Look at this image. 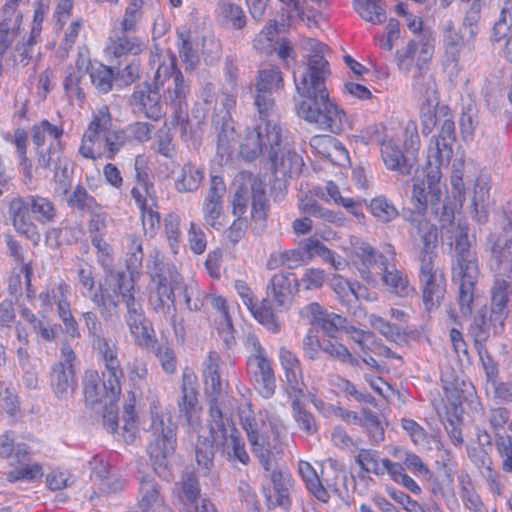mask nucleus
Returning <instances> with one entry per match:
<instances>
[{
  "instance_id": "nucleus-39",
  "label": "nucleus",
  "mask_w": 512,
  "mask_h": 512,
  "mask_svg": "<svg viewBox=\"0 0 512 512\" xmlns=\"http://www.w3.org/2000/svg\"><path fill=\"white\" fill-rule=\"evenodd\" d=\"M408 221L416 229L420 237L419 254H435L437 246V228L424 216L408 217Z\"/></svg>"
},
{
  "instance_id": "nucleus-23",
  "label": "nucleus",
  "mask_w": 512,
  "mask_h": 512,
  "mask_svg": "<svg viewBox=\"0 0 512 512\" xmlns=\"http://www.w3.org/2000/svg\"><path fill=\"white\" fill-rule=\"evenodd\" d=\"M36 39L31 36H14L0 42V76L6 67L28 65Z\"/></svg>"
},
{
  "instance_id": "nucleus-4",
  "label": "nucleus",
  "mask_w": 512,
  "mask_h": 512,
  "mask_svg": "<svg viewBox=\"0 0 512 512\" xmlns=\"http://www.w3.org/2000/svg\"><path fill=\"white\" fill-rule=\"evenodd\" d=\"M150 262L149 260L147 265L152 279L150 304L157 314L171 324L175 322V291L183 296L185 306L189 311L201 310L207 295L195 280L185 281L174 268L163 269L156 262H153V267H151Z\"/></svg>"
},
{
  "instance_id": "nucleus-34",
  "label": "nucleus",
  "mask_w": 512,
  "mask_h": 512,
  "mask_svg": "<svg viewBox=\"0 0 512 512\" xmlns=\"http://www.w3.org/2000/svg\"><path fill=\"white\" fill-rule=\"evenodd\" d=\"M51 386L59 399H66L72 395L76 386L73 367L62 362L55 364L51 372Z\"/></svg>"
},
{
  "instance_id": "nucleus-53",
  "label": "nucleus",
  "mask_w": 512,
  "mask_h": 512,
  "mask_svg": "<svg viewBox=\"0 0 512 512\" xmlns=\"http://www.w3.org/2000/svg\"><path fill=\"white\" fill-rule=\"evenodd\" d=\"M161 502L162 499L154 479L148 476L143 477L139 487V507L147 512L154 506L160 505Z\"/></svg>"
},
{
  "instance_id": "nucleus-35",
  "label": "nucleus",
  "mask_w": 512,
  "mask_h": 512,
  "mask_svg": "<svg viewBox=\"0 0 512 512\" xmlns=\"http://www.w3.org/2000/svg\"><path fill=\"white\" fill-rule=\"evenodd\" d=\"M298 287V279L293 273L275 274L268 286L270 295L279 306H284Z\"/></svg>"
},
{
  "instance_id": "nucleus-60",
  "label": "nucleus",
  "mask_w": 512,
  "mask_h": 512,
  "mask_svg": "<svg viewBox=\"0 0 512 512\" xmlns=\"http://www.w3.org/2000/svg\"><path fill=\"white\" fill-rule=\"evenodd\" d=\"M90 79L95 88L101 93H107L112 88L113 72L103 65L95 64L89 66Z\"/></svg>"
},
{
  "instance_id": "nucleus-9",
  "label": "nucleus",
  "mask_w": 512,
  "mask_h": 512,
  "mask_svg": "<svg viewBox=\"0 0 512 512\" xmlns=\"http://www.w3.org/2000/svg\"><path fill=\"white\" fill-rule=\"evenodd\" d=\"M125 139L122 129L113 125L108 106L102 105L93 113L82 136L79 153L86 159H113L125 146Z\"/></svg>"
},
{
  "instance_id": "nucleus-15",
  "label": "nucleus",
  "mask_w": 512,
  "mask_h": 512,
  "mask_svg": "<svg viewBox=\"0 0 512 512\" xmlns=\"http://www.w3.org/2000/svg\"><path fill=\"white\" fill-rule=\"evenodd\" d=\"M512 295V283L504 278H496L491 288V311L487 320L485 316L475 317L474 323L480 332L476 335L483 339L490 328L494 333H499L503 329L504 321L507 317V302Z\"/></svg>"
},
{
  "instance_id": "nucleus-29",
  "label": "nucleus",
  "mask_w": 512,
  "mask_h": 512,
  "mask_svg": "<svg viewBox=\"0 0 512 512\" xmlns=\"http://www.w3.org/2000/svg\"><path fill=\"white\" fill-rule=\"evenodd\" d=\"M279 361L285 373L288 393L303 395L302 370L298 357L286 347H281Z\"/></svg>"
},
{
  "instance_id": "nucleus-58",
  "label": "nucleus",
  "mask_w": 512,
  "mask_h": 512,
  "mask_svg": "<svg viewBox=\"0 0 512 512\" xmlns=\"http://www.w3.org/2000/svg\"><path fill=\"white\" fill-rule=\"evenodd\" d=\"M370 212L378 221L388 223L398 217L396 207L383 196L373 198L369 204Z\"/></svg>"
},
{
  "instance_id": "nucleus-41",
  "label": "nucleus",
  "mask_w": 512,
  "mask_h": 512,
  "mask_svg": "<svg viewBox=\"0 0 512 512\" xmlns=\"http://www.w3.org/2000/svg\"><path fill=\"white\" fill-rule=\"evenodd\" d=\"M204 177V172L192 163L184 164L175 174V188L178 192L196 191Z\"/></svg>"
},
{
  "instance_id": "nucleus-55",
  "label": "nucleus",
  "mask_w": 512,
  "mask_h": 512,
  "mask_svg": "<svg viewBox=\"0 0 512 512\" xmlns=\"http://www.w3.org/2000/svg\"><path fill=\"white\" fill-rule=\"evenodd\" d=\"M323 352L342 364H349L352 367L360 368V360L345 345L336 340H324Z\"/></svg>"
},
{
  "instance_id": "nucleus-13",
  "label": "nucleus",
  "mask_w": 512,
  "mask_h": 512,
  "mask_svg": "<svg viewBox=\"0 0 512 512\" xmlns=\"http://www.w3.org/2000/svg\"><path fill=\"white\" fill-rule=\"evenodd\" d=\"M152 63H158L154 77V86L166 92L165 98L171 103L181 104L188 93L183 75L176 70L175 57L170 54H155Z\"/></svg>"
},
{
  "instance_id": "nucleus-42",
  "label": "nucleus",
  "mask_w": 512,
  "mask_h": 512,
  "mask_svg": "<svg viewBox=\"0 0 512 512\" xmlns=\"http://www.w3.org/2000/svg\"><path fill=\"white\" fill-rule=\"evenodd\" d=\"M68 293L69 286L62 282L58 284L57 294L54 297H57L58 316L62 320L66 332L70 336L76 337L78 335L77 322L71 313L70 303L67 298Z\"/></svg>"
},
{
  "instance_id": "nucleus-57",
  "label": "nucleus",
  "mask_w": 512,
  "mask_h": 512,
  "mask_svg": "<svg viewBox=\"0 0 512 512\" xmlns=\"http://www.w3.org/2000/svg\"><path fill=\"white\" fill-rule=\"evenodd\" d=\"M354 459L364 473H373L375 475L384 474L382 460L379 459L376 451L371 449H360Z\"/></svg>"
},
{
  "instance_id": "nucleus-28",
  "label": "nucleus",
  "mask_w": 512,
  "mask_h": 512,
  "mask_svg": "<svg viewBox=\"0 0 512 512\" xmlns=\"http://www.w3.org/2000/svg\"><path fill=\"white\" fill-rule=\"evenodd\" d=\"M119 275L126 274L124 272H111L106 278L105 287L99 293L95 292L91 296V300L100 309V313L105 319L111 318L117 312L118 298L121 296V293L119 288L114 286V283Z\"/></svg>"
},
{
  "instance_id": "nucleus-8",
  "label": "nucleus",
  "mask_w": 512,
  "mask_h": 512,
  "mask_svg": "<svg viewBox=\"0 0 512 512\" xmlns=\"http://www.w3.org/2000/svg\"><path fill=\"white\" fill-rule=\"evenodd\" d=\"M240 421L251 451L261 466L268 469L277 463V457L282 452L280 436L284 426L281 419L266 411L254 415L250 410H241Z\"/></svg>"
},
{
  "instance_id": "nucleus-7",
  "label": "nucleus",
  "mask_w": 512,
  "mask_h": 512,
  "mask_svg": "<svg viewBox=\"0 0 512 512\" xmlns=\"http://www.w3.org/2000/svg\"><path fill=\"white\" fill-rule=\"evenodd\" d=\"M413 91L421 101L422 134L427 136L439 128L438 135L432 139L454 143L455 124L451 110L445 105L439 106L437 84L429 69L415 73Z\"/></svg>"
},
{
  "instance_id": "nucleus-33",
  "label": "nucleus",
  "mask_w": 512,
  "mask_h": 512,
  "mask_svg": "<svg viewBox=\"0 0 512 512\" xmlns=\"http://www.w3.org/2000/svg\"><path fill=\"white\" fill-rule=\"evenodd\" d=\"M302 250L303 256H299V260L301 259L303 262L319 257L324 262L329 263L335 270H341L346 265V262L340 256H336L335 252L315 237L307 238L303 243Z\"/></svg>"
},
{
  "instance_id": "nucleus-16",
  "label": "nucleus",
  "mask_w": 512,
  "mask_h": 512,
  "mask_svg": "<svg viewBox=\"0 0 512 512\" xmlns=\"http://www.w3.org/2000/svg\"><path fill=\"white\" fill-rule=\"evenodd\" d=\"M367 132L375 136L380 146L381 158L387 169L403 172L406 168V159L399 145L400 128L388 127L383 124H374L368 127Z\"/></svg>"
},
{
  "instance_id": "nucleus-12",
  "label": "nucleus",
  "mask_w": 512,
  "mask_h": 512,
  "mask_svg": "<svg viewBox=\"0 0 512 512\" xmlns=\"http://www.w3.org/2000/svg\"><path fill=\"white\" fill-rule=\"evenodd\" d=\"M114 286L119 288L121 298L126 306L125 322L135 344L141 347L151 346L154 339V330L145 316L141 303L135 298L132 277L119 275Z\"/></svg>"
},
{
  "instance_id": "nucleus-56",
  "label": "nucleus",
  "mask_w": 512,
  "mask_h": 512,
  "mask_svg": "<svg viewBox=\"0 0 512 512\" xmlns=\"http://www.w3.org/2000/svg\"><path fill=\"white\" fill-rule=\"evenodd\" d=\"M83 385L86 401L91 404L105 402L106 389L104 388V383L102 385L99 384L97 371H87L84 376Z\"/></svg>"
},
{
  "instance_id": "nucleus-26",
  "label": "nucleus",
  "mask_w": 512,
  "mask_h": 512,
  "mask_svg": "<svg viewBox=\"0 0 512 512\" xmlns=\"http://www.w3.org/2000/svg\"><path fill=\"white\" fill-rule=\"evenodd\" d=\"M57 149L60 150L59 146H56L53 142L50 143L48 148L44 146L36 147L37 162L42 168H49L52 163L55 164L54 180L59 185L58 190L65 193L69 186L67 160L60 155H56Z\"/></svg>"
},
{
  "instance_id": "nucleus-62",
  "label": "nucleus",
  "mask_w": 512,
  "mask_h": 512,
  "mask_svg": "<svg viewBox=\"0 0 512 512\" xmlns=\"http://www.w3.org/2000/svg\"><path fill=\"white\" fill-rule=\"evenodd\" d=\"M95 466L92 467L93 474L99 479L101 489L103 491L117 492L124 486L123 480L119 478H111L106 464L102 460L94 459Z\"/></svg>"
},
{
  "instance_id": "nucleus-18",
  "label": "nucleus",
  "mask_w": 512,
  "mask_h": 512,
  "mask_svg": "<svg viewBox=\"0 0 512 512\" xmlns=\"http://www.w3.org/2000/svg\"><path fill=\"white\" fill-rule=\"evenodd\" d=\"M268 483L263 485V494L268 507L288 509L291 505L290 489L292 478L288 471L277 463L270 468H263Z\"/></svg>"
},
{
  "instance_id": "nucleus-1",
  "label": "nucleus",
  "mask_w": 512,
  "mask_h": 512,
  "mask_svg": "<svg viewBox=\"0 0 512 512\" xmlns=\"http://www.w3.org/2000/svg\"><path fill=\"white\" fill-rule=\"evenodd\" d=\"M197 376L189 369L182 374L181 392L177 399L179 416L185 420L184 427L188 440L194 444L196 461L199 467L207 473L213 465V445L220 446L226 451L230 459L238 460L246 465L250 457L245 449L239 431L228 419H224L215 400L210 405L209 436L201 434L202 407L199 402L197 390Z\"/></svg>"
},
{
  "instance_id": "nucleus-49",
  "label": "nucleus",
  "mask_w": 512,
  "mask_h": 512,
  "mask_svg": "<svg viewBox=\"0 0 512 512\" xmlns=\"http://www.w3.org/2000/svg\"><path fill=\"white\" fill-rule=\"evenodd\" d=\"M176 34L179 57L187 68H194L199 62V56L191 41L190 30L187 27H181L177 29Z\"/></svg>"
},
{
  "instance_id": "nucleus-2",
  "label": "nucleus",
  "mask_w": 512,
  "mask_h": 512,
  "mask_svg": "<svg viewBox=\"0 0 512 512\" xmlns=\"http://www.w3.org/2000/svg\"><path fill=\"white\" fill-rule=\"evenodd\" d=\"M303 50L307 52L305 61L293 72L296 91L303 97L296 104L297 115L322 130L339 134L349 127V119L329 98L326 80L330 71L323 56L324 45L316 39L306 38Z\"/></svg>"
},
{
  "instance_id": "nucleus-43",
  "label": "nucleus",
  "mask_w": 512,
  "mask_h": 512,
  "mask_svg": "<svg viewBox=\"0 0 512 512\" xmlns=\"http://www.w3.org/2000/svg\"><path fill=\"white\" fill-rule=\"evenodd\" d=\"M512 36V0H504L500 15L491 29L490 41L501 43Z\"/></svg>"
},
{
  "instance_id": "nucleus-5",
  "label": "nucleus",
  "mask_w": 512,
  "mask_h": 512,
  "mask_svg": "<svg viewBox=\"0 0 512 512\" xmlns=\"http://www.w3.org/2000/svg\"><path fill=\"white\" fill-rule=\"evenodd\" d=\"M441 218L442 228L446 229L449 238L455 243V263L452 267L453 280L459 284V304L462 314L471 312V304L474 296V285L477 281L479 270L475 254L470 250L468 239V226L460 222H453V212L446 206L443 207Z\"/></svg>"
},
{
  "instance_id": "nucleus-21",
  "label": "nucleus",
  "mask_w": 512,
  "mask_h": 512,
  "mask_svg": "<svg viewBox=\"0 0 512 512\" xmlns=\"http://www.w3.org/2000/svg\"><path fill=\"white\" fill-rule=\"evenodd\" d=\"M93 345L101 353L105 362L107 371L104 374V388L107 391L109 390V399L113 401L121 394L120 378L122 376V369L117 357V347L115 343L105 337H98L97 340H93Z\"/></svg>"
},
{
  "instance_id": "nucleus-37",
  "label": "nucleus",
  "mask_w": 512,
  "mask_h": 512,
  "mask_svg": "<svg viewBox=\"0 0 512 512\" xmlns=\"http://www.w3.org/2000/svg\"><path fill=\"white\" fill-rule=\"evenodd\" d=\"M319 197L326 203H334L342 206L356 218H363L364 214L359 201L341 195L340 188L333 181L326 182L323 189L318 193Z\"/></svg>"
},
{
  "instance_id": "nucleus-40",
  "label": "nucleus",
  "mask_w": 512,
  "mask_h": 512,
  "mask_svg": "<svg viewBox=\"0 0 512 512\" xmlns=\"http://www.w3.org/2000/svg\"><path fill=\"white\" fill-rule=\"evenodd\" d=\"M298 208L303 214H308L337 226H343L345 223V217L342 213L321 206L313 198L301 199Z\"/></svg>"
},
{
  "instance_id": "nucleus-48",
  "label": "nucleus",
  "mask_w": 512,
  "mask_h": 512,
  "mask_svg": "<svg viewBox=\"0 0 512 512\" xmlns=\"http://www.w3.org/2000/svg\"><path fill=\"white\" fill-rule=\"evenodd\" d=\"M219 355L216 352H210L204 362L205 389L209 395L216 396L222 389V383L219 376Z\"/></svg>"
},
{
  "instance_id": "nucleus-61",
  "label": "nucleus",
  "mask_w": 512,
  "mask_h": 512,
  "mask_svg": "<svg viewBox=\"0 0 512 512\" xmlns=\"http://www.w3.org/2000/svg\"><path fill=\"white\" fill-rule=\"evenodd\" d=\"M249 311L268 330L274 333L279 331V321L266 300L262 301L260 305L257 303L253 304V308H249Z\"/></svg>"
},
{
  "instance_id": "nucleus-24",
  "label": "nucleus",
  "mask_w": 512,
  "mask_h": 512,
  "mask_svg": "<svg viewBox=\"0 0 512 512\" xmlns=\"http://www.w3.org/2000/svg\"><path fill=\"white\" fill-rule=\"evenodd\" d=\"M89 66L90 60L87 52L83 49H79L75 65L67 69L63 80L64 90L70 99L75 98L79 101H83V81L89 71Z\"/></svg>"
},
{
  "instance_id": "nucleus-11",
  "label": "nucleus",
  "mask_w": 512,
  "mask_h": 512,
  "mask_svg": "<svg viewBox=\"0 0 512 512\" xmlns=\"http://www.w3.org/2000/svg\"><path fill=\"white\" fill-rule=\"evenodd\" d=\"M465 160L463 157L456 158L452 164V172L450 178L451 194L455 203L462 207L464 201L468 197L470 200L469 210L472 217L478 223H484L487 219V200L489 198V182L485 177H478L475 180L472 190L466 191L463 175Z\"/></svg>"
},
{
  "instance_id": "nucleus-30",
  "label": "nucleus",
  "mask_w": 512,
  "mask_h": 512,
  "mask_svg": "<svg viewBox=\"0 0 512 512\" xmlns=\"http://www.w3.org/2000/svg\"><path fill=\"white\" fill-rule=\"evenodd\" d=\"M135 108L146 117L157 120L162 115L160 90L149 86L137 87L132 95Z\"/></svg>"
},
{
  "instance_id": "nucleus-44",
  "label": "nucleus",
  "mask_w": 512,
  "mask_h": 512,
  "mask_svg": "<svg viewBox=\"0 0 512 512\" xmlns=\"http://www.w3.org/2000/svg\"><path fill=\"white\" fill-rule=\"evenodd\" d=\"M382 280L388 290L399 297H410L415 294V289L410 285L406 275L397 269H388L383 265Z\"/></svg>"
},
{
  "instance_id": "nucleus-10",
  "label": "nucleus",
  "mask_w": 512,
  "mask_h": 512,
  "mask_svg": "<svg viewBox=\"0 0 512 512\" xmlns=\"http://www.w3.org/2000/svg\"><path fill=\"white\" fill-rule=\"evenodd\" d=\"M147 432L149 441L147 453L154 470L166 468L177 445V424L170 413L165 412L159 402L153 399L148 416Z\"/></svg>"
},
{
  "instance_id": "nucleus-3",
  "label": "nucleus",
  "mask_w": 512,
  "mask_h": 512,
  "mask_svg": "<svg viewBox=\"0 0 512 512\" xmlns=\"http://www.w3.org/2000/svg\"><path fill=\"white\" fill-rule=\"evenodd\" d=\"M283 87L282 73L271 66L259 71L255 83L254 104L258 111V120L252 128L246 130L244 150L254 156L263 147L275 144L279 139L280 122L275 112V100L272 94Z\"/></svg>"
},
{
  "instance_id": "nucleus-14",
  "label": "nucleus",
  "mask_w": 512,
  "mask_h": 512,
  "mask_svg": "<svg viewBox=\"0 0 512 512\" xmlns=\"http://www.w3.org/2000/svg\"><path fill=\"white\" fill-rule=\"evenodd\" d=\"M435 51V37L431 31H425L416 39H411L406 46L395 53L398 69L409 73L412 68L416 72L428 70Z\"/></svg>"
},
{
  "instance_id": "nucleus-54",
  "label": "nucleus",
  "mask_w": 512,
  "mask_h": 512,
  "mask_svg": "<svg viewBox=\"0 0 512 512\" xmlns=\"http://www.w3.org/2000/svg\"><path fill=\"white\" fill-rule=\"evenodd\" d=\"M206 298L211 306L220 314L223 325L222 330L225 333L224 340L226 343H229L233 339V326L226 298L217 293H210Z\"/></svg>"
},
{
  "instance_id": "nucleus-22",
  "label": "nucleus",
  "mask_w": 512,
  "mask_h": 512,
  "mask_svg": "<svg viewBox=\"0 0 512 512\" xmlns=\"http://www.w3.org/2000/svg\"><path fill=\"white\" fill-rule=\"evenodd\" d=\"M341 249L355 264L365 279H370L368 269L377 264L387 265V257L378 253L369 243L357 236H351L348 244H343Z\"/></svg>"
},
{
  "instance_id": "nucleus-45",
  "label": "nucleus",
  "mask_w": 512,
  "mask_h": 512,
  "mask_svg": "<svg viewBox=\"0 0 512 512\" xmlns=\"http://www.w3.org/2000/svg\"><path fill=\"white\" fill-rule=\"evenodd\" d=\"M353 8L363 20L372 24H382L387 19L383 0H354Z\"/></svg>"
},
{
  "instance_id": "nucleus-51",
  "label": "nucleus",
  "mask_w": 512,
  "mask_h": 512,
  "mask_svg": "<svg viewBox=\"0 0 512 512\" xmlns=\"http://www.w3.org/2000/svg\"><path fill=\"white\" fill-rule=\"evenodd\" d=\"M292 399V411L293 416L299 427L308 434H313L317 431V425L314 416L303 407V398L305 397V391L303 395L289 394Z\"/></svg>"
},
{
  "instance_id": "nucleus-25",
  "label": "nucleus",
  "mask_w": 512,
  "mask_h": 512,
  "mask_svg": "<svg viewBox=\"0 0 512 512\" xmlns=\"http://www.w3.org/2000/svg\"><path fill=\"white\" fill-rule=\"evenodd\" d=\"M199 494L200 488L195 476L188 474L183 477L179 493L181 512H217L208 499H199Z\"/></svg>"
},
{
  "instance_id": "nucleus-32",
  "label": "nucleus",
  "mask_w": 512,
  "mask_h": 512,
  "mask_svg": "<svg viewBox=\"0 0 512 512\" xmlns=\"http://www.w3.org/2000/svg\"><path fill=\"white\" fill-rule=\"evenodd\" d=\"M249 367L255 368V386L259 393L265 397H271L276 388L275 375L267 355L258 356L247 361Z\"/></svg>"
},
{
  "instance_id": "nucleus-63",
  "label": "nucleus",
  "mask_w": 512,
  "mask_h": 512,
  "mask_svg": "<svg viewBox=\"0 0 512 512\" xmlns=\"http://www.w3.org/2000/svg\"><path fill=\"white\" fill-rule=\"evenodd\" d=\"M236 133L234 128L225 124L218 133L217 154L221 160H229L235 146Z\"/></svg>"
},
{
  "instance_id": "nucleus-47",
  "label": "nucleus",
  "mask_w": 512,
  "mask_h": 512,
  "mask_svg": "<svg viewBox=\"0 0 512 512\" xmlns=\"http://www.w3.org/2000/svg\"><path fill=\"white\" fill-rule=\"evenodd\" d=\"M217 17L224 25L234 29H242L246 25V16L242 8L229 1L218 4Z\"/></svg>"
},
{
  "instance_id": "nucleus-50",
  "label": "nucleus",
  "mask_w": 512,
  "mask_h": 512,
  "mask_svg": "<svg viewBox=\"0 0 512 512\" xmlns=\"http://www.w3.org/2000/svg\"><path fill=\"white\" fill-rule=\"evenodd\" d=\"M142 46L141 41L137 37L123 34L110 39L107 52L115 57L127 54L137 55L142 51Z\"/></svg>"
},
{
  "instance_id": "nucleus-20",
  "label": "nucleus",
  "mask_w": 512,
  "mask_h": 512,
  "mask_svg": "<svg viewBox=\"0 0 512 512\" xmlns=\"http://www.w3.org/2000/svg\"><path fill=\"white\" fill-rule=\"evenodd\" d=\"M434 256L435 254H419V279L423 286V299L428 309L438 305L445 292L444 276L433 266Z\"/></svg>"
},
{
  "instance_id": "nucleus-6",
  "label": "nucleus",
  "mask_w": 512,
  "mask_h": 512,
  "mask_svg": "<svg viewBox=\"0 0 512 512\" xmlns=\"http://www.w3.org/2000/svg\"><path fill=\"white\" fill-rule=\"evenodd\" d=\"M453 143L431 139L427 150V168L423 178L415 179L412 187L411 202L414 211L409 217L424 216L430 205L437 213L442 196V172L440 168L446 166L453 154Z\"/></svg>"
},
{
  "instance_id": "nucleus-17",
  "label": "nucleus",
  "mask_w": 512,
  "mask_h": 512,
  "mask_svg": "<svg viewBox=\"0 0 512 512\" xmlns=\"http://www.w3.org/2000/svg\"><path fill=\"white\" fill-rule=\"evenodd\" d=\"M246 140V133L241 137L239 147L240 155L246 160H254L260 155L267 154L272 162V166L276 172L283 175L294 176L301 172L303 166V160L300 155L295 151H292L288 147L280 148L282 140V127L280 126L279 139L275 144H271L269 147H263L259 153L254 156L248 155L244 150V142Z\"/></svg>"
},
{
  "instance_id": "nucleus-36",
  "label": "nucleus",
  "mask_w": 512,
  "mask_h": 512,
  "mask_svg": "<svg viewBox=\"0 0 512 512\" xmlns=\"http://www.w3.org/2000/svg\"><path fill=\"white\" fill-rule=\"evenodd\" d=\"M303 316L308 318L311 323H316L326 332H330L340 327H344L345 319L335 313H328L318 303H310L302 310Z\"/></svg>"
},
{
  "instance_id": "nucleus-27",
  "label": "nucleus",
  "mask_w": 512,
  "mask_h": 512,
  "mask_svg": "<svg viewBox=\"0 0 512 512\" xmlns=\"http://www.w3.org/2000/svg\"><path fill=\"white\" fill-rule=\"evenodd\" d=\"M485 251L496 270H507L512 274V238L490 234L485 241Z\"/></svg>"
},
{
  "instance_id": "nucleus-38",
  "label": "nucleus",
  "mask_w": 512,
  "mask_h": 512,
  "mask_svg": "<svg viewBox=\"0 0 512 512\" xmlns=\"http://www.w3.org/2000/svg\"><path fill=\"white\" fill-rule=\"evenodd\" d=\"M64 131L60 126L50 123L48 120H42L31 127L30 135L35 147L50 145L53 142L59 149L63 148L61 137Z\"/></svg>"
},
{
  "instance_id": "nucleus-64",
  "label": "nucleus",
  "mask_w": 512,
  "mask_h": 512,
  "mask_svg": "<svg viewBox=\"0 0 512 512\" xmlns=\"http://www.w3.org/2000/svg\"><path fill=\"white\" fill-rule=\"evenodd\" d=\"M277 33L276 21L270 20L264 29L255 37L253 46L256 50L263 53H271L274 51V38Z\"/></svg>"
},
{
  "instance_id": "nucleus-31",
  "label": "nucleus",
  "mask_w": 512,
  "mask_h": 512,
  "mask_svg": "<svg viewBox=\"0 0 512 512\" xmlns=\"http://www.w3.org/2000/svg\"><path fill=\"white\" fill-rule=\"evenodd\" d=\"M23 0H5L1 9L0 18V42L3 43L5 38L20 36L22 25V13L18 7Z\"/></svg>"
},
{
  "instance_id": "nucleus-59",
  "label": "nucleus",
  "mask_w": 512,
  "mask_h": 512,
  "mask_svg": "<svg viewBox=\"0 0 512 512\" xmlns=\"http://www.w3.org/2000/svg\"><path fill=\"white\" fill-rule=\"evenodd\" d=\"M67 203L71 207L85 210L90 213H94L95 210H99V205L94 197L91 196L81 185L74 188L67 198Z\"/></svg>"
},
{
  "instance_id": "nucleus-19",
  "label": "nucleus",
  "mask_w": 512,
  "mask_h": 512,
  "mask_svg": "<svg viewBox=\"0 0 512 512\" xmlns=\"http://www.w3.org/2000/svg\"><path fill=\"white\" fill-rule=\"evenodd\" d=\"M225 190L223 181L213 177L201 206L204 224L217 231L223 230L228 223L223 203Z\"/></svg>"
},
{
  "instance_id": "nucleus-52",
  "label": "nucleus",
  "mask_w": 512,
  "mask_h": 512,
  "mask_svg": "<svg viewBox=\"0 0 512 512\" xmlns=\"http://www.w3.org/2000/svg\"><path fill=\"white\" fill-rule=\"evenodd\" d=\"M357 282H349L343 276L334 274L330 279V287L342 305L352 308L356 304L355 287Z\"/></svg>"
},
{
  "instance_id": "nucleus-46",
  "label": "nucleus",
  "mask_w": 512,
  "mask_h": 512,
  "mask_svg": "<svg viewBox=\"0 0 512 512\" xmlns=\"http://www.w3.org/2000/svg\"><path fill=\"white\" fill-rule=\"evenodd\" d=\"M299 474L306 483L308 490L320 501L327 502L329 494L322 484L315 469L307 461H300L298 464Z\"/></svg>"
}]
</instances>
